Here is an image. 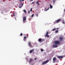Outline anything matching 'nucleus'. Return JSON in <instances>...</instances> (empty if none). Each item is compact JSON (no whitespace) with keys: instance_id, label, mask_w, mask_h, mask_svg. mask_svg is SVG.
Segmentation results:
<instances>
[{"instance_id":"f257e3e1","label":"nucleus","mask_w":65,"mask_h":65,"mask_svg":"<svg viewBox=\"0 0 65 65\" xmlns=\"http://www.w3.org/2000/svg\"><path fill=\"white\" fill-rule=\"evenodd\" d=\"M54 43L56 44H58V45L60 44V42L59 41H54Z\"/></svg>"},{"instance_id":"f03ea898","label":"nucleus","mask_w":65,"mask_h":65,"mask_svg":"<svg viewBox=\"0 0 65 65\" xmlns=\"http://www.w3.org/2000/svg\"><path fill=\"white\" fill-rule=\"evenodd\" d=\"M44 40V39H41V38H40L39 39L38 41L39 42H42V41H43Z\"/></svg>"},{"instance_id":"7ed1b4c3","label":"nucleus","mask_w":65,"mask_h":65,"mask_svg":"<svg viewBox=\"0 0 65 65\" xmlns=\"http://www.w3.org/2000/svg\"><path fill=\"white\" fill-rule=\"evenodd\" d=\"M26 18L25 17H24L23 18V21L24 23H25L26 22Z\"/></svg>"},{"instance_id":"20e7f679","label":"nucleus","mask_w":65,"mask_h":65,"mask_svg":"<svg viewBox=\"0 0 65 65\" xmlns=\"http://www.w3.org/2000/svg\"><path fill=\"white\" fill-rule=\"evenodd\" d=\"M28 45L30 47H33V46L31 44V42H28Z\"/></svg>"},{"instance_id":"39448f33","label":"nucleus","mask_w":65,"mask_h":65,"mask_svg":"<svg viewBox=\"0 0 65 65\" xmlns=\"http://www.w3.org/2000/svg\"><path fill=\"white\" fill-rule=\"evenodd\" d=\"M32 62H33V59L31 58H30L29 62V63H31Z\"/></svg>"},{"instance_id":"423d86ee","label":"nucleus","mask_w":65,"mask_h":65,"mask_svg":"<svg viewBox=\"0 0 65 65\" xmlns=\"http://www.w3.org/2000/svg\"><path fill=\"white\" fill-rule=\"evenodd\" d=\"M48 62V60H46V61L43 62V63H42V64H43V65L47 63Z\"/></svg>"},{"instance_id":"0eeeda50","label":"nucleus","mask_w":65,"mask_h":65,"mask_svg":"<svg viewBox=\"0 0 65 65\" xmlns=\"http://www.w3.org/2000/svg\"><path fill=\"white\" fill-rule=\"evenodd\" d=\"M61 20L60 19H58L57 20H56V22L57 23H58L59 22H60V21H61Z\"/></svg>"},{"instance_id":"6e6552de","label":"nucleus","mask_w":65,"mask_h":65,"mask_svg":"<svg viewBox=\"0 0 65 65\" xmlns=\"http://www.w3.org/2000/svg\"><path fill=\"white\" fill-rule=\"evenodd\" d=\"M34 51V49H33L32 50H30L29 51V53H30V54H31V53H32V52Z\"/></svg>"},{"instance_id":"1a4fd4ad","label":"nucleus","mask_w":65,"mask_h":65,"mask_svg":"<svg viewBox=\"0 0 65 65\" xmlns=\"http://www.w3.org/2000/svg\"><path fill=\"white\" fill-rule=\"evenodd\" d=\"M53 47H55V48H56V47H58V45L56 44H55L53 45Z\"/></svg>"},{"instance_id":"9d476101","label":"nucleus","mask_w":65,"mask_h":65,"mask_svg":"<svg viewBox=\"0 0 65 65\" xmlns=\"http://www.w3.org/2000/svg\"><path fill=\"white\" fill-rule=\"evenodd\" d=\"M21 4L22 5V6H20L19 7V8H22V7L23 6V5L24 4H23V3H21Z\"/></svg>"},{"instance_id":"9b49d317","label":"nucleus","mask_w":65,"mask_h":65,"mask_svg":"<svg viewBox=\"0 0 65 65\" xmlns=\"http://www.w3.org/2000/svg\"><path fill=\"white\" fill-rule=\"evenodd\" d=\"M53 61H55L56 60V57H54L53 59Z\"/></svg>"},{"instance_id":"f8f14e48","label":"nucleus","mask_w":65,"mask_h":65,"mask_svg":"<svg viewBox=\"0 0 65 65\" xmlns=\"http://www.w3.org/2000/svg\"><path fill=\"white\" fill-rule=\"evenodd\" d=\"M23 11L25 13H27V11H26V10H23Z\"/></svg>"},{"instance_id":"ddd939ff","label":"nucleus","mask_w":65,"mask_h":65,"mask_svg":"<svg viewBox=\"0 0 65 65\" xmlns=\"http://www.w3.org/2000/svg\"><path fill=\"white\" fill-rule=\"evenodd\" d=\"M49 35H45V37H49Z\"/></svg>"},{"instance_id":"4468645a","label":"nucleus","mask_w":65,"mask_h":65,"mask_svg":"<svg viewBox=\"0 0 65 65\" xmlns=\"http://www.w3.org/2000/svg\"><path fill=\"white\" fill-rule=\"evenodd\" d=\"M50 8H53V6L51 5V4H50Z\"/></svg>"},{"instance_id":"2eb2a0df","label":"nucleus","mask_w":65,"mask_h":65,"mask_svg":"<svg viewBox=\"0 0 65 65\" xmlns=\"http://www.w3.org/2000/svg\"><path fill=\"white\" fill-rule=\"evenodd\" d=\"M36 3L38 4V5H39V2H38L37 1V2Z\"/></svg>"},{"instance_id":"dca6fc26","label":"nucleus","mask_w":65,"mask_h":65,"mask_svg":"<svg viewBox=\"0 0 65 65\" xmlns=\"http://www.w3.org/2000/svg\"><path fill=\"white\" fill-rule=\"evenodd\" d=\"M60 41H62V39H63V38L61 37L60 38Z\"/></svg>"},{"instance_id":"f3484780","label":"nucleus","mask_w":65,"mask_h":65,"mask_svg":"<svg viewBox=\"0 0 65 65\" xmlns=\"http://www.w3.org/2000/svg\"><path fill=\"white\" fill-rule=\"evenodd\" d=\"M56 0H53V3L54 4H55V1Z\"/></svg>"},{"instance_id":"a211bd4d","label":"nucleus","mask_w":65,"mask_h":65,"mask_svg":"<svg viewBox=\"0 0 65 65\" xmlns=\"http://www.w3.org/2000/svg\"><path fill=\"white\" fill-rule=\"evenodd\" d=\"M62 23H63V24H65V22H64V20H62Z\"/></svg>"},{"instance_id":"6ab92c4d","label":"nucleus","mask_w":65,"mask_h":65,"mask_svg":"<svg viewBox=\"0 0 65 65\" xmlns=\"http://www.w3.org/2000/svg\"><path fill=\"white\" fill-rule=\"evenodd\" d=\"M59 32V31L57 30H56L55 31V33H58V32Z\"/></svg>"},{"instance_id":"aec40b11","label":"nucleus","mask_w":65,"mask_h":65,"mask_svg":"<svg viewBox=\"0 0 65 65\" xmlns=\"http://www.w3.org/2000/svg\"><path fill=\"white\" fill-rule=\"evenodd\" d=\"M58 59H61L62 58H63V57H58Z\"/></svg>"},{"instance_id":"412c9836","label":"nucleus","mask_w":65,"mask_h":65,"mask_svg":"<svg viewBox=\"0 0 65 65\" xmlns=\"http://www.w3.org/2000/svg\"><path fill=\"white\" fill-rule=\"evenodd\" d=\"M44 50H43L42 49H41V52H43V51H44Z\"/></svg>"},{"instance_id":"4be33fe9","label":"nucleus","mask_w":65,"mask_h":65,"mask_svg":"<svg viewBox=\"0 0 65 65\" xmlns=\"http://www.w3.org/2000/svg\"><path fill=\"white\" fill-rule=\"evenodd\" d=\"M20 36H23V34H22V33H21V34H20Z\"/></svg>"},{"instance_id":"5701e85b","label":"nucleus","mask_w":65,"mask_h":65,"mask_svg":"<svg viewBox=\"0 0 65 65\" xmlns=\"http://www.w3.org/2000/svg\"><path fill=\"white\" fill-rule=\"evenodd\" d=\"M24 41H25V39H26V37H24Z\"/></svg>"},{"instance_id":"b1692460","label":"nucleus","mask_w":65,"mask_h":65,"mask_svg":"<svg viewBox=\"0 0 65 65\" xmlns=\"http://www.w3.org/2000/svg\"><path fill=\"white\" fill-rule=\"evenodd\" d=\"M49 7L48 8H47V9L45 10V11H47V10H48V9H49Z\"/></svg>"},{"instance_id":"393cba45","label":"nucleus","mask_w":65,"mask_h":65,"mask_svg":"<svg viewBox=\"0 0 65 65\" xmlns=\"http://www.w3.org/2000/svg\"><path fill=\"white\" fill-rule=\"evenodd\" d=\"M32 8H31L30 10V11L31 12H32Z\"/></svg>"},{"instance_id":"a878e982","label":"nucleus","mask_w":65,"mask_h":65,"mask_svg":"<svg viewBox=\"0 0 65 65\" xmlns=\"http://www.w3.org/2000/svg\"><path fill=\"white\" fill-rule=\"evenodd\" d=\"M56 30V29L55 28H54L52 30V31H54V30Z\"/></svg>"},{"instance_id":"bb28decb","label":"nucleus","mask_w":65,"mask_h":65,"mask_svg":"<svg viewBox=\"0 0 65 65\" xmlns=\"http://www.w3.org/2000/svg\"><path fill=\"white\" fill-rule=\"evenodd\" d=\"M54 24H56V23H57V22H56V20H55V21L54 22Z\"/></svg>"},{"instance_id":"cd10ccee","label":"nucleus","mask_w":65,"mask_h":65,"mask_svg":"<svg viewBox=\"0 0 65 65\" xmlns=\"http://www.w3.org/2000/svg\"><path fill=\"white\" fill-rule=\"evenodd\" d=\"M57 57H63V56H58Z\"/></svg>"},{"instance_id":"c85d7f7f","label":"nucleus","mask_w":65,"mask_h":65,"mask_svg":"<svg viewBox=\"0 0 65 65\" xmlns=\"http://www.w3.org/2000/svg\"><path fill=\"white\" fill-rule=\"evenodd\" d=\"M34 14H32L31 16V17H33V16H34Z\"/></svg>"},{"instance_id":"c756f323","label":"nucleus","mask_w":65,"mask_h":65,"mask_svg":"<svg viewBox=\"0 0 65 65\" xmlns=\"http://www.w3.org/2000/svg\"><path fill=\"white\" fill-rule=\"evenodd\" d=\"M28 14H29V13H30V11L29 10V11H28Z\"/></svg>"},{"instance_id":"7c9ffc66","label":"nucleus","mask_w":65,"mask_h":65,"mask_svg":"<svg viewBox=\"0 0 65 65\" xmlns=\"http://www.w3.org/2000/svg\"><path fill=\"white\" fill-rule=\"evenodd\" d=\"M15 13H14L13 14V16H14V17H15Z\"/></svg>"},{"instance_id":"2f4dec72","label":"nucleus","mask_w":65,"mask_h":65,"mask_svg":"<svg viewBox=\"0 0 65 65\" xmlns=\"http://www.w3.org/2000/svg\"><path fill=\"white\" fill-rule=\"evenodd\" d=\"M46 35H48V32H47L46 34Z\"/></svg>"},{"instance_id":"473e14b6","label":"nucleus","mask_w":65,"mask_h":65,"mask_svg":"<svg viewBox=\"0 0 65 65\" xmlns=\"http://www.w3.org/2000/svg\"><path fill=\"white\" fill-rule=\"evenodd\" d=\"M34 2H33L32 3V4H34Z\"/></svg>"},{"instance_id":"72a5a7b5","label":"nucleus","mask_w":65,"mask_h":65,"mask_svg":"<svg viewBox=\"0 0 65 65\" xmlns=\"http://www.w3.org/2000/svg\"><path fill=\"white\" fill-rule=\"evenodd\" d=\"M35 60H36V58H35Z\"/></svg>"},{"instance_id":"f704fd0d","label":"nucleus","mask_w":65,"mask_h":65,"mask_svg":"<svg viewBox=\"0 0 65 65\" xmlns=\"http://www.w3.org/2000/svg\"><path fill=\"white\" fill-rule=\"evenodd\" d=\"M36 15H37V17H38V14H37Z\"/></svg>"},{"instance_id":"c9c22d12","label":"nucleus","mask_w":65,"mask_h":65,"mask_svg":"<svg viewBox=\"0 0 65 65\" xmlns=\"http://www.w3.org/2000/svg\"><path fill=\"white\" fill-rule=\"evenodd\" d=\"M24 0H21V1H24Z\"/></svg>"},{"instance_id":"e433bc0d","label":"nucleus","mask_w":65,"mask_h":65,"mask_svg":"<svg viewBox=\"0 0 65 65\" xmlns=\"http://www.w3.org/2000/svg\"><path fill=\"white\" fill-rule=\"evenodd\" d=\"M21 1H22V0H20V2H22Z\"/></svg>"},{"instance_id":"4c0bfd02","label":"nucleus","mask_w":65,"mask_h":65,"mask_svg":"<svg viewBox=\"0 0 65 65\" xmlns=\"http://www.w3.org/2000/svg\"><path fill=\"white\" fill-rule=\"evenodd\" d=\"M59 28H57V29L58 30V29Z\"/></svg>"},{"instance_id":"58836bf2","label":"nucleus","mask_w":65,"mask_h":65,"mask_svg":"<svg viewBox=\"0 0 65 65\" xmlns=\"http://www.w3.org/2000/svg\"><path fill=\"white\" fill-rule=\"evenodd\" d=\"M30 1H33V0H30Z\"/></svg>"},{"instance_id":"ea45409f","label":"nucleus","mask_w":65,"mask_h":65,"mask_svg":"<svg viewBox=\"0 0 65 65\" xmlns=\"http://www.w3.org/2000/svg\"><path fill=\"white\" fill-rule=\"evenodd\" d=\"M46 8H45V10H46Z\"/></svg>"},{"instance_id":"a19ab883","label":"nucleus","mask_w":65,"mask_h":65,"mask_svg":"<svg viewBox=\"0 0 65 65\" xmlns=\"http://www.w3.org/2000/svg\"><path fill=\"white\" fill-rule=\"evenodd\" d=\"M34 52H33V54H34Z\"/></svg>"},{"instance_id":"79ce46f5","label":"nucleus","mask_w":65,"mask_h":65,"mask_svg":"<svg viewBox=\"0 0 65 65\" xmlns=\"http://www.w3.org/2000/svg\"><path fill=\"white\" fill-rule=\"evenodd\" d=\"M16 20H17L15 19Z\"/></svg>"}]
</instances>
